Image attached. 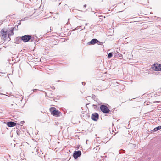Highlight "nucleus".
Returning a JSON list of instances; mask_svg holds the SVG:
<instances>
[{
  "label": "nucleus",
  "instance_id": "obj_11",
  "mask_svg": "<svg viewBox=\"0 0 161 161\" xmlns=\"http://www.w3.org/2000/svg\"><path fill=\"white\" fill-rule=\"evenodd\" d=\"M161 129V126H159L155 128L154 129V130L155 131H158L159 130Z\"/></svg>",
  "mask_w": 161,
  "mask_h": 161
},
{
  "label": "nucleus",
  "instance_id": "obj_8",
  "mask_svg": "<svg viewBox=\"0 0 161 161\" xmlns=\"http://www.w3.org/2000/svg\"><path fill=\"white\" fill-rule=\"evenodd\" d=\"M7 124L8 127H11L16 125V123L14 122L10 121L7 122Z\"/></svg>",
  "mask_w": 161,
  "mask_h": 161
},
{
  "label": "nucleus",
  "instance_id": "obj_20",
  "mask_svg": "<svg viewBox=\"0 0 161 161\" xmlns=\"http://www.w3.org/2000/svg\"><path fill=\"white\" fill-rule=\"evenodd\" d=\"M24 121H21V124H23V123H24Z\"/></svg>",
  "mask_w": 161,
  "mask_h": 161
},
{
  "label": "nucleus",
  "instance_id": "obj_3",
  "mask_svg": "<svg viewBox=\"0 0 161 161\" xmlns=\"http://www.w3.org/2000/svg\"><path fill=\"white\" fill-rule=\"evenodd\" d=\"M31 38V35H26L23 36L21 38V40L24 42H26L30 40Z\"/></svg>",
  "mask_w": 161,
  "mask_h": 161
},
{
  "label": "nucleus",
  "instance_id": "obj_24",
  "mask_svg": "<svg viewBox=\"0 0 161 161\" xmlns=\"http://www.w3.org/2000/svg\"><path fill=\"white\" fill-rule=\"evenodd\" d=\"M89 103H87V104H86V107H87V105H89Z\"/></svg>",
  "mask_w": 161,
  "mask_h": 161
},
{
  "label": "nucleus",
  "instance_id": "obj_26",
  "mask_svg": "<svg viewBox=\"0 0 161 161\" xmlns=\"http://www.w3.org/2000/svg\"><path fill=\"white\" fill-rule=\"evenodd\" d=\"M87 24H87V23H86V24H85V25H86V26L87 25Z\"/></svg>",
  "mask_w": 161,
  "mask_h": 161
},
{
  "label": "nucleus",
  "instance_id": "obj_18",
  "mask_svg": "<svg viewBox=\"0 0 161 161\" xmlns=\"http://www.w3.org/2000/svg\"><path fill=\"white\" fill-rule=\"evenodd\" d=\"M22 125H21L19 124H18L17 125H16V128H17V127H19L20 126H21Z\"/></svg>",
  "mask_w": 161,
  "mask_h": 161
},
{
  "label": "nucleus",
  "instance_id": "obj_32",
  "mask_svg": "<svg viewBox=\"0 0 161 161\" xmlns=\"http://www.w3.org/2000/svg\"><path fill=\"white\" fill-rule=\"evenodd\" d=\"M69 21V19H68V22Z\"/></svg>",
  "mask_w": 161,
  "mask_h": 161
},
{
  "label": "nucleus",
  "instance_id": "obj_4",
  "mask_svg": "<svg viewBox=\"0 0 161 161\" xmlns=\"http://www.w3.org/2000/svg\"><path fill=\"white\" fill-rule=\"evenodd\" d=\"M152 69L155 71L161 70V64H154L152 67Z\"/></svg>",
  "mask_w": 161,
  "mask_h": 161
},
{
  "label": "nucleus",
  "instance_id": "obj_14",
  "mask_svg": "<svg viewBox=\"0 0 161 161\" xmlns=\"http://www.w3.org/2000/svg\"><path fill=\"white\" fill-rule=\"evenodd\" d=\"M16 133L18 135H19L20 134V131L19 130H18L16 131Z\"/></svg>",
  "mask_w": 161,
  "mask_h": 161
},
{
  "label": "nucleus",
  "instance_id": "obj_1",
  "mask_svg": "<svg viewBox=\"0 0 161 161\" xmlns=\"http://www.w3.org/2000/svg\"><path fill=\"white\" fill-rule=\"evenodd\" d=\"M100 108L102 112L105 114L108 113L110 111V110L108 108L104 105H101L100 106Z\"/></svg>",
  "mask_w": 161,
  "mask_h": 161
},
{
  "label": "nucleus",
  "instance_id": "obj_30",
  "mask_svg": "<svg viewBox=\"0 0 161 161\" xmlns=\"http://www.w3.org/2000/svg\"><path fill=\"white\" fill-rule=\"evenodd\" d=\"M158 19H160V17H158Z\"/></svg>",
  "mask_w": 161,
  "mask_h": 161
},
{
  "label": "nucleus",
  "instance_id": "obj_19",
  "mask_svg": "<svg viewBox=\"0 0 161 161\" xmlns=\"http://www.w3.org/2000/svg\"><path fill=\"white\" fill-rule=\"evenodd\" d=\"M79 29V28H78V26L77 27H76V28H75L73 30V31H74V30H78Z\"/></svg>",
  "mask_w": 161,
  "mask_h": 161
},
{
  "label": "nucleus",
  "instance_id": "obj_27",
  "mask_svg": "<svg viewBox=\"0 0 161 161\" xmlns=\"http://www.w3.org/2000/svg\"><path fill=\"white\" fill-rule=\"evenodd\" d=\"M18 24L19 25H20V21L19 23H18Z\"/></svg>",
  "mask_w": 161,
  "mask_h": 161
},
{
  "label": "nucleus",
  "instance_id": "obj_10",
  "mask_svg": "<svg viewBox=\"0 0 161 161\" xmlns=\"http://www.w3.org/2000/svg\"><path fill=\"white\" fill-rule=\"evenodd\" d=\"M14 29V28H13L12 30H11L10 31L11 33L10 34H8V36L9 38H10L9 37L10 36H11L13 35V34H14V32H13Z\"/></svg>",
  "mask_w": 161,
  "mask_h": 161
},
{
  "label": "nucleus",
  "instance_id": "obj_28",
  "mask_svg": "<svg viewBox=\"0 0 161 161\" xmlns=\"http://www.w3.org/2000/svg\"><path fill=\"white\" fill-rule=\"evenodd\" d=\"M49 97H50V98H52V97H49V96H48Z\"/></svg>",
  "mask_w": 161,
  "mask_h": 161
},
{
  "label": "nucleus",
  "instance_id": "obj_9",
  "mask_svg": "<svg viewBox=\"0 0 161 161\" xmlns=\"http://www.w3.org/2000/svg\"><path fill=\"white\" fill-rule=\"evenodd\" d=\"M98 41L96 39H93L90 42H88L89 44L94 45L96 43H97Z\"/></svg>",
  "mask_w": 161,
  "mask_h": 161
},
{
  "label": "nucleus",
  "instance_id": "obj_16",
  "mask_svg": "<svg viewBox=\"0 0 161 161\" xmlns=\"http://www.w3.org/2000/svg\"><path fill=\"white\" fill-rule=\"evenodd\" d=\"M37 90H38L36 89H35L33 90H32L31 91H32L33 92H35Z\"/></svg>",
  "mask_w": 161,
  "mask_h": 161
},
{
  "label": "nucleus",
  "instance_id": "obj_12",
  "mask_svg": "<svg viewBox=\"0 0 161 161\" xmlns=\"http://www.w3.org/2000/svg\"><path fill=\"white\" fill-rule=\"evenodd\" d=\"M93 108L96 110H97L99 108L98 107H97V106L96 104H93Z\"/></svg>",
  "mask_w": 161,
  "mask_h": 161
},
{
  "label": "nucleus",
  "instance_id": "obj_31",
  "mask_svg": "<svg viewBox=\"0 0 161 161\" xmlns=\"http://www.w3.org/2000/svg\"><path fill=\"white\" fill-rule=\"evenodd\" d=\"M87 140L86 141V144H87Z\"/></svg>",
  "mask_w": 161,
  "mask_h": 161
},
{
  "label": "nucleus",
  "instance_id": "obj_7",
  "mask_svg": "<svg viewBox=\"0 0 161 161\" xmlns=\"http://www.w3.org/2000/svg\"><path fill=\"white\" fill-rule=\"evenodd\" d=\"M81 154V153L80 151H75L74 152L73 157L75 159H77L78 157H80Z\"/></svg>",
  "mask_w": 161,
  "mask_h": 161
},
{
  "label": "nucleus",
  "instance_id": "obj_13",
  "mask_svg": "<svg viewBox=\"0 0 161 161\" xmlns=\"http://www.w3.org/2000/svg\"><path fill=\"white\" fill-rule=\"evenodd\" d=\"M113 56L112 53H110L108 55V58H111Z\"/></svg>",
  "mask_w": 161,
  "mask_h": 161
},
{
  "label": "nucleus",
  "instance_id": "obj_22",
  "mask_svg": "<svg viewBox=\"0 0 161 161\" xmlns=\"http://www.w3.org/2000/svg\"><path fill=\"white\" fill-rule=\"evenodd\" d=\"M51 88H52L53 90L54 89H55V87H54V86H52V87H51Z\"/></svg>",
  "mask_w": 161,
  "mask_h": 161
},
{
  "label": "nucleus",
  "instance_id": "obj_15",
  "mask_svg": "<svg viewBox=\"0 0 161 161\" xmlns=\"http://www.w3.org/2000/svg\"><path fill=\"white\" fill-rule=\"evenodd\" d=\"M97 44L98 45H102L103 43L102 42H100V41H99L98 42H97Z\"/></svg>",
  "mask_w": 161,
  "mask_h": 161
},
{
  "label": "nucleus",
  "instance_id": "obj_6",
  "mask_svg": "<svg viewBox=\"0 0 161 161\" xmlns=\"http://www.w3.org/2000/svg\"><path fill=\"white\" fill-rule=\"evenodd\" d=\"M91 118L92 120L97 121L99 118V114L97 113H93L92 115Z\"/></svg>",
  "mask_w": 161,
  "mask_h": 161
},
{
  "label": "nucleus",
  "instance_id": "obj_23",
  "mask_svg": "<svg viewBox=\"0 0 161 161\" xmlns=\"http://www.w3.org/2000/svg\"><path fill=\"white\" fill-rule=\"evenodd\" d=\"M86 4H85L84 5V6H83V7L84 8H85L86 7Z\"/></svg>",
  "mask_w": 161,
  "mask_h": 161
},
{
  "label": "nucleus",
  "instance_id": "obj_25",
  "mask_svg": "<svg viewBox=\"0 0 161 161\" xmlns=\"http://www.w3.org/2000/svg\"><path fill=\"white\" fill-rule=\"evenodd\" d=\"M82 85H84V84H83V83H84V85H85V83H85L84 82H82Z\"/></svg>",
  "mask_w": 161,
  "mask_h": 161
},
{
  "label": "nucleus",
  "instance_id": "obj_21",
  "mask_svg": "<svg viewBox=\"0 0 161 161\" xmlns=\"http://www.w3.org/2000/svg\"><path fill=\"white\" fill-rule=\"evenodd\" d=\"M95 97V96L94 95H92V98H94Z\"/></svg>",
  "mask_w": 161,
  "mask_h": 161
},
{
  "label": "nucleus",
  "instance_id": "obj_29",
  "mask_svg": "<svg viewBox=\"0 0 161 161\" xmlns=\"http://www.w3.org/2000/svg\"><path fill=\"white\" fill-rule=\"evenodd\" d=\"M81 27V26H79V28H80Z\"/></svg>",
  "mask_w": 161,
  "mask_h": 161
},
{
  "label": "nucleus",
  "instance_id": "obj_5",
  "mask_svg": "<svg viewBox=\"0 0 161 161\" xmlns=\"http://www.w3.org/2000/svg\"><path fill=\"white\" fill-rule=\"evenodd\" d=\"M0 35L3 39H5L7 36V31L5 30L4 29H2L0 31Z\"/></svg>",
  "mask_w": 161,
  "mask_h": 161
},
{
  "label": "nucleus",
  "instance_id": "obj_2",
  "mask_svg": "<svg viewBox=\"0 0 161 161\" xmlns=\"http://www.w3.org/2000/svg\"><path fill=\"white\" fill-rule=\"evenodd\" d=\"M50 111L51 112L52 114L55 116L57 115V116H59V114L60 112L58 111L55 110V108L54 107H51L50 108Z\"/></svg>",
  "mask_w": 161,
  "mask_h": 161
},
{
  "label": "nucleus",
  "instance_id": "obj_17",
  "mask_svg": "<svg viewBox=\"0 0 161 161\" xmlns=\"http://www.w3.org/2000/svg\"><path fill=\"white\" fill-rule=\"evenodd\" d=\"M34 40V38L33 37H32L31 36V39L30 40L31 41H33Z\"/></svg>",
  "mask_w": 161,
  "mask_h": 161
}]
</instances>
